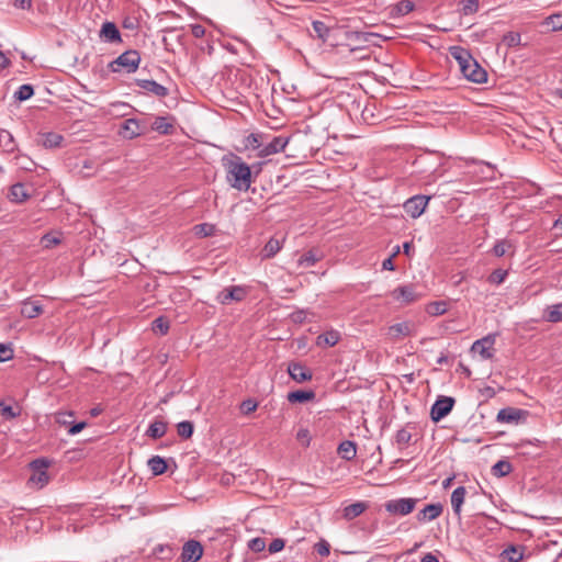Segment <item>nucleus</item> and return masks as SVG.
I'll list each match as a JSON object with an SVG mask.
<instances>
[{"instance_id": "f257e3e1", "label": "nucleus", "mask_w": 562, "mask_h": 562, "mask_svg": "<svg viewBox=\"0 0 562 562\" xmlns=\"http://www.w3.org/2000/svg\"><path fill=\"white\" fill-rule=\"evenodd\" d=\"M450 55L457 60L463 77L474 83H484L487 81L486 70L471 55L470 50L461 46H451Z\"/></svg>"}, {"instance_id": "f03ea898", "label": "nucleus", "mask_w": 562, "mask_h": 562, "mask_svg": "<svg viewBox=\"0 0 562 562\" xmlns=\"http://www.w3.org/2000/svg\"><path fill=\"white\" fill-rule=\"evenodd\" d=\"M226 179L232 188L238 191H247L251 186V169L241 160L240 157L235 156L226 164Z\"/></svg>"}, {"instance_id": "7ed1b4c3", "label": "nucleus", "mask_w": 562, "mask_h": 562, "mask_svg": "<svg viewBox=\"0 0 562 562\" xmlns=\"http://www.w3.org/2000/svg\"><path fill=\"white\" fill-rule=\"evenodd\" d=\"M140 63V56L137 50L131 49L121 54L116 59L110 63L109 67L113 72L124 70L127 74L134 72Z\"/></svg>"}, {"instance_id": "20e7f679", "label": "nucleus", "mask_w": 562, "mask_h": 562, "mask_svg": "<svg viewBox=\"0 0 562 562\" xmlns=\"http://www.w3.org/2000/svg\"><path fill=\"white\" fill-rule=\"evenodd\" d=\"M418 503L417 498L401 497L385 502V510L393 516H406L411 514Z\"/></svg>"}, {"instance_id": "39448f33", "label": "nucleus", "mask_w": 562, "mask_h": 562, "mask_svg": "<svg viewBox=\"0 0 562 562\" xmlns=\"http://www.w3.org/2000/svg\"><path fill=\"white\" fill-rule=\"evenodd\" d=\"M247 296V289L243 285H231L224 288L216 295V301L222 305H228L232 302H241Z\"/></svg>"}, {"instance_id": "423d86ee", "label": "nucleus", "mask_w": 562, "mask_h": 562, "mask_svg": "<svg viewBox=\"0 0 562 562\" xmlns=\"http://www.w3.org/2000/svg\"><path fill=\"white\" fill-rule=\"evenodd\" d=\"M454 403L456 401L453 397L439 396L430 409L431 420L438 423L445 418L452 411Z\"/></svg>"}, {"instance_id": "0eeeda50", "label": "nucleus", "mask_w": 562, "mask_h": 562, "mask_svg": "<svg viewBox=\"0 0 562 562\" xmlns=\"http://www.w3.org/2000/svg\"><path fill=\"white\" fill-rule=\"evenodd\" d=\"M528 416V412L517 407L502 408L496 416V420L502 424H519Z\"/></svg>"}, {"instance_id": "6e6552de", "label": "nucleus", "mask_w": 562, "mask_h": 562, "mask_svg": "<svg viewBox=\"0 0 562 562\" xmlns=\"http://www.w3.org/2000/svg\"><path fill=\"white\" fill-rule=\"evenodd\" d=\"M49 462L45 459H36L31 462V468L33 470V474L30 477V481L43 487L49 481L48 473L46 469L48 468Z\"/></svg>"}, {"instance_id": "1a4fd4ad", "label": "nucleus", "mask_w": 562, "mask_h": 562, "mask_svg": "<svg viewBox=\"0 0 562 562\" xmlns=\"http://www.w3.org/2000/svg\"><path fill=\"white\" fill-rule=\"evenodd\" d=\"M146 126L136 119L125 120L119 130V135L125 139H134L144 134Z\"/></svg>"}, {"instance_id": "9d476101", "label": "nucleus", "mask_w": 562, "mask_h": 562, "mask_svg": "<svg viewBox=\"0 0 562 562\" xmlns=\"http://www.w3.org/2000/svg\"><path fill=\"white\" fill-rule=\"evenodd\" d=\"M428 201H429V198L425 196V195H414L412 198H409L405 203H404V210L405 212L412 216L413 218H417L419 217L427 204H428Z\"/></svg>"}, {"instance_id": "9b49d317", "label": "nucleus", "mask_w": 562, "mask_h": 562, "mask_svg": "<svg viewBox=\"0 0 562 562\" xmlns=\"http://www.w3.org/2000/svg\"><path fill=\"white\" fill-rule=\"evenodd\" d=\"M203 554V547L196 540H189L182 547L181 562H198Z\"/></svg>"}, {"instance_id": "f8f14e48", "label": "nucleus", "mask_w": 562, "mask_h": 562, "mask_svg": "<svg viewBox=\"0 0 562 562\" xmlns=\"http://www.w3.org/2000/svg\"><path fill=\"white\" fill-rule=\"evenodd\" d=\"M289 136H274L271 140L267 142V144H265V146L260 149V151L258 153L259 157H267L283 151L286 145L289 144Z\"/></svg>"}, {"instance_id": "ddd939ff", "label": "nucleus", "mask_w": 562, "mask_h": 562, "mask_svg": "<svg viewBox=\"0 0 562 562\" xmlns=\"http://www.w3.org/2000/svg\"><path fill=\"white\" fill-rule=\"evenodd\" d=\"M495 338L496 335L493 334L475 340L472 345V350L477 352L484 360L493 358L492 348L495 344Z\"/></svg>"}, {"instance_id": "4468645a", "label": "nucleus", "mask_w": 562, "mask_h": 562, "mask_svg": "<svg viewBox=\"0 0 562 562\" xmlns=\"http://www.w3.org/2000/svg\"><path fill=\"white\" fill-rule=\"evenodd\" d=\"M135 83H136V86L142 88L144 91H146L155 97H158V98H165L169 93V90L167 87L156 82L155 80L136 79Z\"/></svg>"}, {"instance_id": "2eb2a0df", "label": "nucleus", "mask_w": 562, "mask_h": 562, "mask_svg": "<svg viewBox=\"0 0 562 562\" xmlns=\"http://www.w3.org/2000/svg\"><path fill=\"white\" fill-rule=\"evenodd\" d=\"M391 295L394 300L405 304L413 303L418 299V295L416 294L415 289L412 284H405L395 288L391 292Z\"/></svg>"}, {"instance_id": "dca6fc26", "label": "nucleus", "mask_w": 562, "mask_h": 562, "mask_svg": "<svg viewBox=\"0 0 562 562\" xmlns=\"http://www.w3.org/2000/svg\"><path fill=\"white\" fill-rule=\"evenodd\" d=\"M288 373L297 383L312 380V372L301 362H291L288 367Z\"/></svg>"}, {"instance_id": "f3484780", "label": "nucleus", "mask_w": 562, "mask_h": 562, "mask_svg": "<svg viewBox=\"0 0 562 562\" xmlns=\"http://www.w3.org/2000/svg\"><path fill=\"white\" fill-rule=\"evenodd\" d=\"M413 334V325L408 322L396 323L387 328V336L392 340L411 336Z\"/></svg>"}, {"instance_id": "a211bd4d", "label": "nucleus", "mask_w": 562, "mask_h": 562, "mask_svg": "<svg viewBox=\"0 0 562 562\" xmlns=\"http://www.w3.org/2000/svg\"><path fill=\"white\" fill-rule=\"evenodd\" d=\"M442 513V505L440 503L428 504L418 512L416 518L419 522L431 521L439 517Z\"/></svg>"}, {"instance_id": "6ab92c4d", "label": "nucleus", "mask_w": 562, "mask_h": 562, "mask_svg": "<svg viewBox=\"0 0 562 562\" xmlns=\"http://www.w3.org/2000/svg\"><path fill=\"white\" fill-rule=\"evenodd\" d=\"M526 547L510 544L503 550L501 558L507 562H520L525 558Z\"/></svg>"}, {"instance_id": "aec40b11", "label": "nucleus", "mask_w": 562, "mask_h": 562, "mask_svg": "<svg viewBox=\"0 0 562 562\" xmlns=\"http://www.w3.org/2000/svg\"><path fill=\"white\" fill-rule=\"evenodd\" d=\"M43 313V306L37 301H32L27 299L22 302L21 306V315L25 318H35Z\"/></svg>"}, {"instance_id": "412c9836", "label": "nucleus", "mask_w": 562, "mask_h": 562, "mask_svg": "<svg viewBox=\"0 0 562 562\" xmlns=\"http://www.w3.org/2000/svg\"><path fill=\"white\" fill-rule=\"evenodd\" d=\"M467 495V488L464 486L457 487L451 494V506L454 516L461 519L462 505Z\"/></svg>"}, {"instance_id": "4be33fe9", "label": "nucleus", "mask_w": 562, "mask_h": 562, "mask_svg": "<svg viewBox=\"0 0 562 562\" xmlns=\"http://www.w3.org/2000/svg\"><path fill=\"white\" fill-rule=\"evenodd\" d=\"M323 259V254L318 249H311L304 252L297 260V265L304 268H311Z\"/></svg>"}, {"instance_id": "5701e85b", "label": "nucleus", "mask_w": 562, "mask_h": 562, "mask_svg": "<svg viewBox=\"0 0 562 562\" xmlns=\"http://www.w3.org/2000/svg\"><path fill=\"white\" fill-rule=\"evenodd\" d=\"M100 36L109 43H115L121 41V34L117 26L113 22L103 23Z\"/></svg>"}, {"instance_id": "b1692460", "label": "nucleus", "mask_w": 562, "mask_h": 562, "mask_svg": "<svg viewBox=\"0 0 562 562\" xmlns=\"http://www.w3.org/2000/svg\"><path fill=\"white\" fill-rule=\"evenodd\" d=\"M8 198L13 203H23L30 198L23 183L18 182L11 186Z\"/></svg>"}, {"instance_id": "393cba45", "label": "nucleus", "mask_w": 562, "mask_h": 562, "mask_svg": "<svg viewBox=\"0 0 562 562\" xmlns=\"http://www.w3.org/2000/svg\"><path fill=\"white\" fill-rule=\"evenodd\" d=\"M337 452L341 459H344L346 461H351L356 458L357 445L355 441L345 440L339 443Z\"/></svg>"}, {"instance_id": "a878e982", "label": "nucleus", "mask_w": 562, "mask_h": 562, "mask_svg": "<svg viewBox=\"0 0 562 562\" xmlns=\"http://www.w3.org/2000/svg\"><path fill=\"white\" fill-rule=\"evenodd\" d=\"M64 140L63 135L55 133V132H47L41 134L40 143L45 148H56L61 145V142Z\"/></svg>"}, {"instance_id": "bb28decb", "label": "nucleus", "mask_w": 562, "mask_h": 562, "mask_svg": "<svg viewBox=\"0 0 562 562\" xmlns=\"http://www.w3.org/2000/svg\"><path fill=\"white\" fill-rule=\"evenodd\" d=\"M316 396L312 390H296L288 393V401L290 403H305L314 400Z\"/></svg>"}, {"instance_id": "cd10ccee", "label": "nucleus", "mask_w": 562, "mask_h": 562, "mask_svg": "<svg viewBox=\"0 0 562 562\" xmlns=\"http://www.w3.org/2000/svg\"><path fill=\"white\" fill-rule=\"evenodd\" d=\"M340 334L338 330L331 329L317 337V346L333 347L338 344Z\"/></svg>"}, {"instance_id": "c85d7f7f", "label": "nucleus", "mask_w": 562, "mask_h": 562, "mask_svg": "<svg viewBox=\"0 0 562 562\" xmlns=\"http://www.w3.org/2000/svg\"><path fill=\"white\" fill-rule=\"evenodd\" d=\"M167 428L168 426L166 422L154 420L146 430V435L153 439H159L165 436Z\"/></svg>"}, {"instance_id": "c756f323", "label": "nucleus", "mask_w": 562, "mask_h": 562, "mask_svg": "<svg viewBox=\"0 0 562 562\" xmlns=\"http://www.w3.org/2000/svg\"><path fill=\"white\" fill-rule=\"evenodd\" d=\"M367 509V504L363 502H357L350 504L344 508V517L348 520L355 519L360 516Z\"/></svg>"}, {"instance_id": "7c9ffc66", "label": "nucleus", "mask_w": 562, "mask_h": 562, "mask_svg": "<svg viewBox=\"0 0 562 562\" xmlns=\"http://www.w3.org/2000/svg\"><path fill=\"white\" fill-rule=\"evenodd\" d=\"M147 464L154 475H161L167 471V462L159 456L151 457Z\"/></svg>"}, {"instance_id": "2f4dec72", "label": "nucleus", "mask_w": 562, "mask_h": 562, "mask_svg": "<svg viewBox=\"0 0 562 562\" xmlns=\"http://www.w3.org/2000/svg\"><path fill=\"white\" fill-rule=\"evenodd\" d=\"M151 127L161 135H169L173 132V124L168 122V119L165 116L156 117Z\"/></svg>"}, {"instance_id": "473e14b6", "label": "nucleus", "mask_w": 562, "mask_h": 562, "mask_svg": "<svg viewBox=\"0 0 562 562\" xmlns=\"http://www.w3.org/2000/svg\"><path fill=\"white\" fill-rule=\"evenodd\" d=\"M543 318L550 323H558L562 321V303L550 305L544 311Z\"/></svg>"}, {"instance_id": "72a5a7b5", "label": "nucleus", "mask_w": 562, "mask_h": 562, "mask_svg": "<svg viewBox=\"0 0 562 562\" xmlns=\"http://www.w3.org/2000/svg\"><path fill=\"white\" fill-rule=\"evenodd\" d=\"M267 138L268 135L266 134L251 133L246 137L245 145L248 148L257 149L260 151V149L265 146L263 140Z\"/></svg>"}, {"instance_id": "f704fd0d", "label": "nucleus", "mask_w": 562, "mask_h": 562, "mask_svg": "<svg viewBox=\"0 0 562 562\" xmlns=\"http://www.w3.org/2000/svg\"><path fill=\"white\" fill-rule=\"evenodd\" d=\"M282 248V241L277 238H270L262 249L263 258L274 257Z\"/></svg>"}, {"instance_id": "c9c22d12", "label": "nucleus", "mask_w": 562, "mask_h": 562, "mask_svg": "<svg viewBox=\"0 0 562 562\" xmlns=\"http://www.w3.org/2000/svg\"><path fill=\"white\" fill-rule=\"evenodd\" d=\"M412 440V432L409 425L401 428L397 430L395 435V442L398 446V448L403 449L409 445Z\"/></svg>"}, {"instance_id": "e433bc0d", "label": "nucleus", "mask_w": 562, "mask_h": 562, "mask_svg": "<svg viewBox=\"0 0 562 562\" xmlns=\"http://www.w3.org/2000/svg\"><path fill=\"white\" fill-rule=\"evenodd\" d=\"M513 470V467L509 461L499 460L492 467V474L497 477H503L508 475Z\"/></svg>"}, {"instance_id": "4c0bfd02", "label": "nucleus", "mask_w": 562, "mask_h": 562, "mask_svg": "<svg viewBox=\"0 0 562 562\" xmlns=\"http://www.w3.org/2000/svg\"><path fill=\"white\" fill-rule=\"evenodd\" d=\"M194 425L192 422L183 420L177 424V432L182 439H189L192 437Z\"/></svg>"}, {"instance_id": "58836bf2", "label": "nucleus", "mask_w": 562, "mask_h": 562, "mask_svg": "<svg viewBox=\"0 0 562 562\" xmlns=\"http://www.w3.org/2000/svg\"><path fill=\"white\" fill-rule=\"evenodd\" d=\"M34 94V88L32 85L25 83L19 87L14 92V98L19 101H26Z\"/></svg>"}, {"instance_id": "ea45409f", "label": "nucleus", "mask_w": 562, "mask_h": 562, "mask_svg": "<svg viewBox=\"0 0 562 562\" xmlns=\"http://www.w3.org/2000/svg\"><path fill=\"white\" fill-rule=\"evenodd\" d=\"M513 248V244L508 239H499L495 243L492 251L496 257H503L509 249Z\"/></svg>"}, {"instance_id": "a19ab883", "label": "nucleus", "mask_w": 562, "mask_h": 562, "mask_svg": "<svg viewBox=\"0 0 562 562\" xmlns=\"http://www.w3.org/2000/svg\"><path fill=\"white\" fill-rule=\"evenodd\" d=\"M0 143L5 148V150L10 153L14 151L16 147L13 135L5 130L0 131Z\"/></svg>"}, {"instance_id": "79ce46f5", "label": "nucleus", "mask_w": 562, "mask_h": 562, "mask_svg": "<svg viewBox=\"0 0 562 562\" xmlns=\"http://www.w3.org/2000/svg\"><path fill=\"white\" fill-rule=\"evenodd\" d=\"M427 313L432 316H439L447 312V304L443 301L431 302L427 306Z\"/></svg>"}, {"instance_id": "37998d69", "label": "nucleus", "mask_w": 562, "mask_h": 562, "mask_svg": "<svg viewBox=\"0 0 562 562\" xmlns=\"http://www.w3.org/2000/svg\"><path fill=\"white\" fill-rule=\"evenodd\" d=\"M544 24L551 26L552 31H562V14L554 13L544 20Z\"/></svg>"}, {"instance_id": "c03bdc74", "label": "nucleus", "mask_w": 562, "mask_h": 562, "mask_svg": "<svg viewBox=\"0 0 562 562\" xmlns=\"http://www.w3.org/2000/svg\"><path fill=\"white\" fill-rule=\"evenodd\" d=\"M153 330L160 335H166L169 330V322L164 316L157 317L153 322Z\"/></svg>"}, {"instance_id": "a18cd8bd", "label": "nucleus", "mask_w": 562, "mask_h": 562, "mask_svg": "<svg viewBox=\"0 0 562 562\" xmlns=\"http://www.w3.org/2000/svg\"><path fill=\"white\" fill-rule=\"evenodd\" d=\"M14 159L15 165L23 170L31 171L35 167V162L26 155H18Z\"/></svg>"}, {"instance_id": "49530a36", "label": "nucleus", "mask_w": 562, "mask_h": 562, "mask_svg": "<svg viewBox=\"0 0 562 562\" xmlns=\"http://www.w3.org/2000/svg\"><path fill=\"white\" fill-rule=\"evenodd\" d=\"M313 30L316 35L325 41L329 35V27L323 21H314L312 23Z\"/></svg>"}, {"instance_id": "de8ad7c7", "label": "nucleus", "mask_w": 562, "mask_h": 562, "mask_svg": "<svg viewBox=\"0 0 562 562\" xmlns=\"http://www.w3.org/2000/svg\"><path fill=\"white\" fill-rule=\"evenodd\" d=\"M61 243V239L53 234H45L41 238V245L44 249H50L56 245H59Z\"/></svg>"}, {"instance_id": "09e8293b", "label": "nucleus", "mask_w": 562, "mask_h": 562, "mask_svg": "<svg viewBox=\"0 0 562 562\" xmlns=\"http://www.w3.org/2000/svg\"><path fill=\"white\" fill-rule=\"evenodd\" d=\"M521 35L517 32H508L503 36V43L508 47L520 45Z\"/></svg>"}, {"instance_id": "8fccbe9b", "label": "nucleus", "mask_w": 562, "mask_h": 562, "mask_svg": "<svg viewBox=\"0 0 562 562\" xmlns=\"http://www.w3.org/2000/svg\"><path fill=\"white\" fill-rule=\"evenodd\" d=\"M506 277H507L506 270L496 269L490 274L488 282L498 285L505 281Z\"/></svg>"}, {"instance_id": "3c124183", "label": "nucleus", "mask_w": 562, "mask_h": 562, "mask_svg": "<svg viewBox=\"0 0 562 562\" xmlns=\"http://www.w3.org/2000/svg\"><path fill=\"white\" fill-rule=\"evenodd\" d=\"M415 8V4L409 0H402L395 5V10L401 15H406L412 12Z\"/></svg>"}, {"instance_id": "603ef678", "label": "nucleus", "mask_w": 562, "mask_h": 562, "mask_svg": "<svg viewBox=\"0 0 562 562\" xmlns=\"http://www.w3.org/2000/svg\"><path fill=\"white\" fill-rule=\"evenodd\" d=\"M248 548L252 552H256V553L261 552L266 548V541L263 538H260V537L252 538L248 541Z\"/></svg>"}, {"instance_id": "864d4df0", "label": "nucleus", "mask_w": 562, "mask_h": 562, "mask_svg": "<svg viewBox=\"0 0 562 562\" xmlns=\"http://www.w3.org/2000/svg\"><path fill=\"white\" fill-rule=\"evenodd\" d=\"M0 414L7 419H13L20 415V412L15 411L11 405L0 402Z\"/></svg>"}, {"instance_id": "5fc2aeb1", "label": "nucleus", "mask_w": 562, "mask_h": 562, "mask_svg": "<svg viewBox=\"0 0 562 562\" xmlns=\"http://www.w3.org/2000/svg\"><path fill=\"white\" fill-rule=\"evenodd\" d=\"M376 33L372 32H355L352 37L358 42L371 43L373 38L378 37Z\"/></svg>"}, {"instance_id": "6e6d98bb", "label": "nucleus", "mask_w": 562, "mask_h": 562, "mask_svg": "<svg viewBox=\"0 0 562 562\" xmlns=\"http://www.w3.org/2000/svg\"><path fill=\"white\" fill-rule=\"evenodd\" d=\"M479 10V1L477 0H467L462 5V13L464 15L473 14Z\"/></svg>"}, {"instance_id": "4d7b16f0", "label": "nucleus", "mask_w": 562, "mask_h": 562, "mask_svg": "<svg viewBox=\"0 0 562 562\" xmlns=\"http://www.w3.org/2000/svg\"><path fill=\"white\" fill-rule=\"evenodd\" d=\"M194 231L196 235L201 236H211L214 231V226L207 223L199 224L194 226Z\"/></svg>"}, {"instance_id": "13d9d810", "label": "nucleus", "mask_w": 562, "mask_h": 562, "mask_svg": "<svg viewBox=\"0 0 562 562\" xmlns=\"http://www.w3.org/2000/svg\"><path fill=\"white\" fill-rule=\"evenodd\" d=\"M257 406H258V404L256 401L248 398V400H245L241 402L240 411L243 414L247 415V414L255 412L257 409Z\"/></svg>"}, {"instance_id": "bf43d9fd", "label": "nucleus", "mask_w": 562, "mask_h": 562, "mask_svg": "<svg viewBox=\"0 0 562 562\" xmlns=\"http://www.w3.org/2000/svg\"><path fill=\"white\" fill-rule=\"evenodd\" d=\"M315 551L321 555V557H327L329 555L330 553V546L327 541L325 540H321L318 541L316 544H315Z\"/></svg>"}, {"instance_id": "052dcab7", "label": "nucleus", "mask_w": 562, "mask_h": 562, "mask_svg": "<svg viewBox=\"0 0 562 562\" xmlns=\"http://www.w3.org/2000/svg\"><path fill=\"white\" fill-rule=\"evenodd\" d=\"M284 546H285V542L283 539L276 538L270 542L268 550L270 553H277V552L281 551L284 548Z\"/></svg>"}, {"instance_id": "680f3d73", "label": "nucleus", "mask_w": 562, "mask_h": 562, "mask_svg": "<svg viewBox=\"0 0 562 562\" xmlns=\"http://www.w3.org/2000/svg\"><path fill=\"white\" fill-rule=\"evenodd\" d=\"M13 357V350L3 344H0V362L10 360Z\"/></svg>"}, {"instance_id": "e2e57ef3", "label": "nucleus", "mask_w": 562, "mask_h": 562, "mask_svg": "<svg viewBox=\"0 0 562 562\" xmlns=\"http://www.w3.org/2000/svg\"><path fill=\"white\" fill-rule=\"evenodd\" d=\"M87 426L86 422H79V423H72L70 424V427L68 429V435L75 436L79 434L82 429H85Z\"/></svg>"}, {"instance_id": "0e129e2a", "label": "nucleus", "mask_w": 562, "mask_h": 562, "mask_svg": "<svg viewBox=\"0 0 562 562\" xmlns=\"http://www.w3.org/2000/svg\"><path fill=\"white\" fill-rule=\"evenodd\" d=\"M191 33L194 37L200 38L204 36L205 29L201 24H193L191 25Z\"/></svg>"}, {"instance_id": "69168bd1", "label": "nucleus", "mask_w": 562, "mask_h": 562, "mask_svg": "<svg viewBox=\"0 0 562 562\" xmlns=\"http://www.w3.org/2000/svg\"><path fill=\"white\" fill-rule=\"evenodd\" d=\"M296 437H297L299 440L303 441L305 443V446L310 445L311 438H310V435H308V430L300 429L297 431Z\"/></svg>"}, {"instance_id": "338daca9", "label": "nucleus", "mask_w": 562, "mask_h": 562, "mask_svg": "<svg viewBox=\"0 0 562 562\" xmlns=\"http://www.w3.org/2000/svg\"><path fill=\"white\" fill-rule=\"evenodd\" d=\"M14 5L22 10H31L32 0H14Z\"/></svg>"}, {"instance_id": "774afa93", "label": "nucleus", "mask_w": 562, "mask_h": 562, "mask_svg": "<svg viewBox=\"0 0 562 562\" xmlns=\"http://www.w3.org/2000/svg\"><path fill=\"white\" fill-rule=\"evenodd\" d=\"M382 269L383 270H389V271L395 270V266L393 263V257L390 256L389 258L383 260Z\"/></svg>"}]
</instances>
